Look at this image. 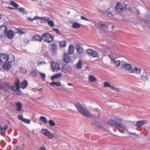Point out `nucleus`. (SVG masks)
I'll use <instances>...</instances> for the list:
<instances>
[{
  "label": "nucleus",
  "mask_w": 150,
  "mask_h": 150,
  "mask_svg": "<svg viewBox=\"0 0 150 150\" xmlns=\"http://www.w3.org/2000/svg\"><path fill=\"white\" fill-rule=\"evenodd\" d=\"M78 111L83 116L88 117H90V113L80 103H77L75 104Z\"/></svg>",
  "instance_id": "obj_1"
},
{
  "label": "nucleus",
  "mask_w": 150,
  "mask_h": 150,
  "mask_svg": "<svg viewBox=\"0 0 150 150\" xmlns=\"http://www.w3.org/2000/svg\"><path fill=\"white\" fill-rule=\"evenodd\" d=\"M108 123L110 125L115 127L117 129H118L120 132H121L122 129L123 130L126 129L127 127L125 125L114 120H109L108 121Z\"/></svg>",
  "instance_id": "obj_2"
},
{
  "label": "nucleus",
  "mask_w": 150,
  "mask_h": 150,
  "mask_svg": "<svg viewBox=\"0 0 150 150\" xmlns=\"http://www.w3.org/2000/svg\"><path fill=\"white\" fill-rule=\"evenodd\" d=\"M94 23L95 26L99 29L106 28H107V26L105 23L102 21L96 22L94 21H92L91 22Z\"/></svg>",
  "instance_id": "obj_3"
},
{
  "label": "nucleus",
  "mask_w": 150,
  "mask_h": 150,
  "mask_svg": "<svg viewBox=\"0 0 150 150\" xmlns=\"http://www.w3.org/2000/svg\"><path fill=\"white\" fill-rule=\"evenodd\" d=\"M115 8L117 12L120 13H123L125 10L124 6L122 5L121 3L119 2L117 3L115 6Z\"/></svg>",
  "instance_id": "obj_4"
},
{
  "label": "nucleus",
  "mask_w": 150,
  "mask_h": 150,
  "mask_svg": "<svg viewBox=\"0 0 150 150\" xmlns=\"http://www.w3.org/2000/svg\"><path fill=\"white\" fill-rule=\"evenodd\" d=\"M51 66L53 71H58L60 69L59 64L54 61L52 62Z\"/></svg>",
  "instance_id": "obj_5"
},
{
  "label": "nucleus",
  "mask_w": 150,
  "mask_h": 150,
  "mask_svg": "<svg viewBox=\"0 0 150 150\" xmlns=\"http://www.w3.org/2000/svg\"><path fill=\"white\" fill-rule=\"evenodd\" d=\"M43 38L45 39V41L47 42H51L53 40L52 36L48 33L44 34L43 35Z\"/></svg>",
  "instance_id": "obj_6"
},
{
  "label": "nucleus",
  "mask_w": 150,
  "mask_h": 150,
  "mask_svg": "<svg viewBox=\"0 0 150 150\" xmlns=\"http://www.w3.org/2000/svg\"><path fill=\"white\" fill-rule=\"evenodd\" d=\"M42 132L47 137L50 139H52L54 137V135L52 134L47 129H42Z\"/></svg>",
  "instance_id": "obj_7"
},
{
  "label": "nucleus",
  "mask_w": 150,
  "mask_h": 150,
  "mask_svg": "<svg viewBox=\"0 0 150 150\" xmlns=\"http://www.w3.org/2000/svg\"><path fill=\"white\" fill-rule=\"evenodd\" d=\"M15 85V89L14 88V90L13 91L16 92V94L18 95H21L22 94V93L20 89V87L19 86V82H14Z\"/></svg>",
  "instance_id": "obj_8"
},
{
  "label": "nucleus",
  "mask_w": 150,
  "mask_h": 150,
  "mask_svg": "<svg viewBox=\"0 0 150 150\" xmlns=\"http://www.w3.org/2000/svg\"><path fill=\"white\" fill-rule=\"evenodd\" d=\"M19 82L20 88L23 89L27 87L28 84L27 81L26 80L22 81L20 84V81L18 79H17L14 82Z\"/></svg>",
  "instance_id": "obj_9"
},
{
  "label": "nucleus",
  "mask_w": 150,
  "mask_h": 150,
  "mask_svg": "<svg viewBox=\"0 0 150 150\" xmlns=\"http://www.w3.org/2000/svg\"><path fill=\"white\" fill-rule=\"evenodd\" d=\"M8 56L7 55L4 54H1L0 57V61L2 63H5L8 62Z\"/></svg>",
  "instance_id": "obj_10"
},
{
  "label": "nucleus",
  "mask_w": 150,
  "mask_h": 150,
  "mask_svg": "<svg viewBox=\"0 0 150 150\" xmlns=\"http://www.w3.org/2000/svg\"><path fill=\"white\" fill-rule=\"evenodd\" d=\"M108 56L109 57L112 63H115V64L117 67H118L120 66V61L119 60H115V58L112 57L113 56L112 53L111 54H108Z\"/></svg>",
  "instance_id": "obj_11"
},
{
  "label": "nucleus",
  "mask_w": 150,
  "mask_h": 150,
  "mask_svg": "<svg viewBox=\"0 0 150 150\" xmlns=\"http://www.w3.org/2000/svg\"><path fill=\"white\" fill-rule=\"evenodd\" d=\"M121 67L122 68L126 71H129L132 70V65L129 64L124 63L122 64Z\"/></svg>",
  "instance_id": "obj_12"
},
{
  "label": "nucleus",
  "mask_w": 150,
  "mask_h": 150,
  "mask_svg": "<svg viewBox=\"0 0 150 150\" xmlns=\"http://www.w3.org/2000/svg\"><path fill=\"white\" fill-rule=\"evenodd\" d=\"M71 70L70 66L68 64H65L63 66L62 68V71L64 73H67L70 72Z\"/></svg>",
  "instance_id": "obj_13"
},
{
  "label": "nucleus",
  "mask_w": 150,
  "mask_h": 150,
  "mask_svg": "<svg viewBox=\"0 0 150 150\" xmlns=\"http://www.w3.org/2000/svg\"><path fill=\"white\" fill-rule=\"evenodd\" d=\"M7 28L6 26H1L0 27V35H5L7 32Z\"/></svg>",
  "instance_id": "obj_14"
},
{
  "label": "nucleus",
  "mask_w": 150,
  "mask_h": 150,
  "mask_svg": "<svg viewBox=\"0 0 150 150\" xmlns=\"http://www.w3.org/2000/svg\"><path fill=\"white\" fill-rule=\"evenodd\" d=\"M64 56L63 58L64 61L67 63L70 62L71 61V58L69 54L67 53H65Z\"/></svg>",
  "instance_id": "obj_15"
},
{
  "label": "nucleus",
  "mask_w": 150,
  "mask_h": 150,
  "mask_svg": "<svg viewBox=\"0 0 150 150\" xmlns=\"http://www.w3.org/2000/svg\"><path fill=\"white\" fill-rule=\"evenodd\" d=\"M10 63L8 62L7 63H5L2 66V67L4 70L8 71L11 68V66Z\"/></svg>",
  "instance_id": "obj_16"
},
{
  "label": "nucleus",
  "mask_w": 150,
  "mask_h": 150,
  "mask_svg": "<svg viewBox=\"0 0 150 150\" xmlns=\"http://www.w3.org/2000/svg\"><path fill=\"white\" fill-rule=\"evenodd\" d=\"M15 105L17 107L16 110L18 111H21L23 105L22 103L20 102H18L15 103Z\"/></svg>",
  "instance_id": "obj_17"
},
{
  "label": "nucleus",
  "mask_w": 150,
  "mask_h": 150,
  "mask_svg": "<svg viewBox=\"0 0 150 150\" xmlns=\"http://www.w3.org/2000/svg\"><path fill=\"white\" fill-rule=\"evenodd\" d=\"M33 39L34 41L41 42L43 39V37H41L40 35H34L33 38Z\"/></svg>",
  "instance_id": "obj_18"
},
{
  "label": "nucleus",
  "mask_w": 150,
  "mask_h": 150,
  "mask_svg": "<svg viewBox=\"0 0 150 150\" xmlns=\"http://www.w3.org/2000/svg\"><path fill=\"white\" fill-rule=\"evenodd\" d=\"M142 69L136 67L133 69L130 72L131 73H135L137 74H139L141 73Z\"/></svg>",
  "instance_id": "obj_19"
},
{
  "label": "nucleus",
  "mask_w": 150,
  "mask_h": 150,
  "mask_svg": "<svg viewBox=\"0 0 150 150\" xmlns=\"http://www.w3.org/2000/svg\"><path fill=\"white\" fill-rule=\"evenodd\" d=\"M7 37L9 39H12L14 35V32L11 30H9L6 34Z\"/></svg>",
  "instance_id": "obj_20"
},
{
  "label": "nucleus",
  "mask_w": 150,
  "mask_h": 150,
  "mask_svg": "<svg viewBox=\"0 0 150 150\" xmlns=\"http://www.w3.org/2000/svg\"><path fill=\"white\" fill-rule=\"evenodd\" d=\"M146 123V122L145 121H138L135 124V125L137 127H140Z\"/></svg>",
  "instance_id": "obj_21"
},
{
  "label": "nucleus",
  "mask_w": 150,
  "mask_h": 150,
  "mask_svg": "<svg viewBox=\"0 0 150 150\" xmlns=\"http://www.w3.org/2000/svg\"><path fill=\"white\" fill-rule=\"evenodd\" d=\"M76 48L77 51L80 54L82 53L83 52V49L81 47L80 45L79 44L76 45Z\"/></svg>",
  "instance_id": "obj_22"
},
{
  "label": "nucleus",
  "mask_w": 150,
  "mask_h": 150,
  "mask_svg": "<svg viewBox=\"0 0 150 150\" xmlns=\"http://www.w3.org/2000/svg\"><path fill=\"white\" fill-rule=\"evenodd\" d=\"M8 128L7 125H6L4 127L0 126V133H3L5 132Z\"/></svg>",
  "instance_id": "obj_23"
},
{
  "label": "nucleus",
  "mask_w": 150,
  "mask_h": 150,
  "mask_svg": "<svg viewBox=\"0 0 150 150\" xmlns=\"http://www.w3.org/2000/svg\"><path fill=\"white\" fill-rule=\"evenodd\" d=\"M74 50V46L72 44H71L69 48V54H72L73 53Z\"/></svg>",
  "instance_id": "obj_24"
},
{
  "label": "nucleus",
  "mask_w": 150,
  "mask_h": 150,
  "mask_svg": "<svg viewBox=\"0 0 150 150\" xmlns=\"http://www.w3.org/2000/svg\"><path fill=\"white\" fill-rule=\"evenodd\" d=\"M81 27V24L77 22H74L72 24V27L74 29L79 28Z\"/></svg>",
  "instance_id": "obj_25"
},
{
  "label": "nucleus",
  "mask_w": 150,
  "mask_h": 150,
  "mask_svg": "<svg viewBox=\"0 0 150 150\" xmlns=\"http://www.w3.org/2000/svg\"><path fill=\"white\" fill-rule=\"evenodd\" d=\"M62 74L61 73H59L52 76L51 77V79L53 80L54 78H59L61 77Z\"/></svg>",
  "instance_id": "obj_26"
},
{
  "label": "nucleus",
  "mask_w": 150,
  "mask_h": 150,
  "mask_svg": "<svg viewBox=\"0 0 150 150\" xmlns=\"http://www.w3.org/2000/svg\"><path fill=\"white\" fill-rule=\"evenodd\" d=\"M8 62L11 63L14 61L15 59L14 56L12 54H10L8 56Z\"/></svg>",
  "instance_id": "obj_27"
},
{
  "label": "nucleus",
  "mask_w": 150,
  "mask_h": 150,
  "mask_svg": "<svg viewBox=\"0 0 150 150\" xmlns=\"http://www.w3.org/2000/svg\"><path fill=\"white\" fill-rule=\"evenodd\" d=\"M5 85L6 87L11 91H13L14 90V86H11L9 83H5Z\"/></svg>",
  "instance_id": "obj_28"
},
{
  "label": "nucleus",
  "mask_w": 150,
  "mask_h": 150,
  "mask_svg": "<svg viewBox=\"0 0 150 150\" xmlns=\"http://www.w3.org/2000/svg\"><path fill=\"white\" fill-rule=\"evenodd\" d=\"M82 63L81 60H79L78 63L75 65V67L78 69H80L82 68Z\"/></svg>",
  "instance_id": "obj_29"
},
{
  "label": "nucleus",
  "mask_w": 150,
  "mask_h": 150,
  "mask_svg": "<svg viewBox=\"0 0 150 150\" xmlns=\"http://www.w3.org/2000/svg\"><path fill=\"white\" fill-rule=\"evenodd\" d=\"M51 50L53 52H54L57 50V45L55 43H52L51 45Z\"/></svg>",
  "instance_id": "obj_30"
},
{
  "label": "nucleus",
  "mask_w": 150,
  "mask_h": 150,
  "mask_svg": "<svg viewBox=\"0 0 150 150\" xmlns=\"http://www.w3.org/2000/svg\"><path fill=\"white\" fill-rule=\"evenodd\" d=\"M89 80L91 82H95L96 81V78L94 76L90 75L89 76Z\"/></svg>",
  "instance_id": "obj_31"
},
{
  "label": "nucleus",
  "mask_w": 150,
  "mask_h": 150,
  "mask_svg": "<svg viewBox=\"0 0 150 150\" xmlns=\"http://www.w3.org/2000/svg\"><path fill=\"white\" fill-rule=\"evenodd\" d=\"M51 86H54L55 85L57 86H59L61 85V83L60 82H53L50 83Z\"/></svg>",
  "instance_id": "obj_32"
},
{
  "label": "nucleus",
  "mask_w": 150,
  "mask_h": 150,
  "mask_svg": "<svg viewBox=\"0 0 150 150\" xmlns=\"http://www.w3.org/2000/svg\"><path fill=\"white\" fill-rule=\"evenodd\" d=\"M40 120L43 122L45 124H47V123L48 121L47 118L43 116H41L40 118Z\"/></svg>",
  "instance_id": "obj_33"
},
{
  "label": "nucleus",
  "mask_w": 150,
  "mask_h": 150,
  "mask_svg": "<svg viewBox=\"0 0 150 150\" xmlns=\"http://www.w3.org/2000/svg\"><path fill=\"white\" fill-rule=\"evenodd\" d=\"M59 45L60 47H64L66 46V42L65 40L61 41L59 42Z\"/></svg>",
  "instance_id": "obj_34"
},
{
  "label": "nucleus",
  "mask_w": 150,
  "mask_h": 150,
  "mask_svg": "<svg viewBox=\"0 0 150 150\" xmlns=\"http://www.w3.org/2000/svg\"><path fill=\"white\" fill-rule=\"evenodd\" d=\"M17 9L24 14H26L28 13V12L26 11L24 8H23L20 7Z\"/></svg>",
  "instance_id": "obj_35"
},
{
  "label": "nucleus",
  "mask_w": 150,
  "mask_h": 150,
  "mask_svg": "<svg viewBox=\"0 0 150 150\" xmlns=\"http://www.w3.org/2000/svg\"><path fill=\"white\" fill-rule=\"evenodd\" d=\"M104 86L105 87H109L112 89L113 85H111L108 82H105L104 83Z\"/></svg>",
  "instance_id": "obj_36"
},
{
  "label": "nucleus",
  "mask_w": 150,
  "mask_h": 150,
  "mask_svg": "<svg viewBox=\"0 0 150 150\" xmlns=\"http://www.w3.org/2000/svg\"><path fill=\"white\" fill-rule=\"evenodd\" d=\"M141 78L142 80L144 81H147L149 79V77L146 75H142L141 76Z\"/></svg>",
  "instance_id": "obj_37"
},
{
  "label": "nucleus",
  "mask_w": 150,
  "mask_h": 150,
  "mask_svg": "<svg viewBox=\"0 0 150 150\" xmlns=\"http://www.w3.org/2000/svg\"><path fill=\"white\" fill-rule=\"evenodd\" d=\"M10 4L12 6L16 8H17L18 7V5L17 3L13 1H11Z\"/></svg>",
  "instance_id": "obj_38"
},
{
  "label": "nucleus",
  "mask_w": 150,
  "mask_h": 150,
  "mask_svg": "<svg viewBox=\"0 0 150 150\" xmlns=\"http://www.w3.org/2000/svg\"><path fill=\"white\" fill-rule=\"evenodd\" d=\"M98 53L96 51L93 50L91 56L93 57H98Z\"/></svg>",
  "instance_id": "obj_39"
},
{
  "label": "nucleus",
  "mask_w": 150,
  "mask_h": 150,
  "mask_svg": "<svg viewBox=\"0 0 150 150\" xmlns=\"http://www.w3.org/2000/svg\"><path fill=\"white\" fill-rule=\"evenodd\" d=\"M50 20V18L47 17H41V18H40V20L44 21L45 22H48Z\"/></svg>",
  "instance_id": "obj_40"
},
{
  "label": "nucleus",
  "mask_w": 150,
  "mask_h": 150,
  "mask_svg": "<svg viewBox=\"0 0 150 150\" xmlns=\"http://www.w3.org/2000/svg\"><path fill=\"white\" fill-rule=\"evenodd\" d=\"M49 125L51 127H53L55 126V123L54 121L52 120H50L49 121Z\"/></svg>",
  "instance_id": "obj_41"
},
{
  "label": "nucleus",
  "mask_w": 150,
  "mask_h": 150,
  "mask_svg": "<svg viewBox=\"0 0 150 150\" xmlns=\"http://www.w3.org/2000/svg\"><path fill=\"white\" fill-rule=\"evenodd\" d=\"M47 23L51 27H53L54 26V21L52 20H49L47 22Z\"/></svg>",
  "instance_id": "obj_42"
},
{
  "label": "nucleus",
  "mask_w": 150,
  "mask_h": 150,
  "mask_svg": "<svg viewBox=\"0 0 150 150\" xmlns=\"http://www.w3.org/2000/svg\"><path fill=\"white\" fill-rule=\"evenodd\" d=\"M130 137L133 139H136L138 137L137 135L135 133H130Z\"/></svg>",
  "instance_id": "obj_43"
},
{
  "label": "nucleus",
  "mask_w": 150,
  "mask_h": 150,
  "mask_svg": "<svg viewBox=\"0 0 150 150\" xmlns=\"http://www.w3.org/2000/svg\"><path fill=\"white\" fill-rule=\"evenodd\" d=\"M20 72L23 74H25L27 73V70L25 68H21L20 69Z\"/></svg>",
  "instance_id": "obj_44"
},
{
  "label": "nucleus",
  "mask_w": 150,
  "mask_h": 150,
  "mask_svg": "<svg viewBox=\"0 0 150 150\" xmlns=\"http://www.w3.org/2000/svg\"><path fill=\"white\" fill-rule=\"evenodd\" d=\"M40 76L44 81H45V78L46 76V74L43 73H39Z\"/></svg>",
  "instance_id": "obj_45"
},
{
  "label": "nucleus",
  "mask_w": 150,
  "mask_h": 150,
  "mask_svg": "<svg viewBox=\"0 0 150 150\" xmlns=\"http://www.w3.org/2000/svg\"><path fill=\"white\" fill-rule=\"evenodd\" d=\"M22 122L27 124H29L31 122L30 120L26 119L25 118H24Z\"/></svg>",
  "instance_id": "obj_46"
},
{
  "label": "nucleus",
  "mask_w": 150,
  "mask_h": 150,
  "mask_svg": "<svg viewBox=\"0 0 150 150\" xmlns=\"http://www.w3.org/2000/svg\"><path fill=\"white\" fill-rule=\"evenodd\" d=\"M93 50L91 49H88L87 50L86 52L88 55H90L91 56L92 52Z\"/></svg>",
  "instance_id": "obj_47"
},
{
  "label": "nucleus",
  "mask_w": 150,
  "mask_h": 150,
  "mask_svg": "<svg viewBox=\"0 0 150 150\" xmlns=\"http://www.w3.org/2000/svg\"><path fill=\"white\" fill-rule=\"evenodd\" d=\"M30 74L33 77H35L37 76V73L36 71H32Z\"/></svg>",
  "instance_id": "obj_48"
},
{
  "label": "nucleus",
  "mask_w": 150,
  "mask_h": 150,
  "mask_svg": "<svg viewBox=\"0 0 150 150\" xmlns=\"http://www.w3.org/2000/svg\"><path fill=\"white\" fill-rule=\"evenodd\" d=\"M46 64V62L44 61L40 60L38 62V66H39L42 64Z\"/></svg>",
  "instance_id": "obj_49"
},
{
  "label": "nucleus",
  "mask_w": 150,
  "mask_h": 150,
  "mask_svg": "<svg viewBox=\"0 0 150 150\" xmlns=\"http://www.w3.org/2000/svg\"><path fill=\"white\" fill-rule=\"evenodd\" d=\"M81 18L82 20H84L88 21H89L90 22H92V20H90L88 19L87 18H86V17H84L83 16H81Z\"/></svg>",
  "instance_id": "obj_50"
},
{
  "label": "nucleus",
  "mask_w": 150,
  "mask_h": 150,
  "mask_svg": "<svg viewBox=\"0 0 150 150\" xmlns=\"http://www.w3.org/2000/svg\"><path fill=\"white\" fill-rule=\"evenodd\" d=\"M112 89H113L114 90L117 91H121L120 89L119 88H117V87H115L113 85V87H112Z\"/></svg>",
  "instance_id": "obj_51"
},
{
  "label": "nucleus",
  "mask_w": 150,
  "mask_h": 150,
  "mask_svg": "<svg viewBox=\"0 0 150 150\" xmlns=\"http://www.w3.org/2000/svg\"><path fill=\"white\" fill-rule=\"evenodd\" d=\"M18 120H21L22 121L23 119H24L23 115H18Z\"/></svg>",
  "instance_id": "obj_52"
},
{
  "label": "nucleus",
  "mask_w": 150,
  "mask_h": 150,
  "mask_svg": "<svg viewBox=\"0 0 150 150\" xmlns=\"http://www.w3.org/2000/svg\"><path fill=\"white\" fill-rule=\"evenodd\" d=\"M53 30L57 34H60V33L59 30L57 28H54Z\"/></svg>",
  "instance_id": "obj_53"
},
{
  "label": "nucleus",
  "mask_w": 150,
  "mask_h": 150,
  "mask_svg": "<svg viewBox=\"0 0 150 150\" xmlns=\"http://www.w3.org/2000/svg\"><path fill=\"white\" fill-rule=\"evenodd\" d=\"M108 16L109 17V18H112L114 16L113 14L112 13L110 12H109L108 13Z\"/></svg>",
  "instance_id": "obj_54"
},
{
  "label": "nucleus",
  "mask_w": 150,
  "mask_h": 150,
  "mask_svg": "<svg viewBox=\"0 0 150 150\" xmlns=\"http://www.w3.org/2000/svg\"><path fill=\"white\" fill-rule=\"evenodd\" d=\"M44 57H48L49 55V53L47 52H45L43 54Z\"/></svg>",
  "instance_id": "obj_55"
},
{
  "label": "nucleus",
  "mask_w": 150,
  "mask_h": 150,
  "mask_svg": "<svg viewBox=\"0 0 150 150\" xmlns=\"http://www.w3.org/2000/svg\"><path fill=\"white\" fill-rule=\"evenodd\" d=\"M41 18V17H38L37 16H35L33 18V19L34 20H35V19H39L40 20V18Z\"/></svg>",
  "instance_id": "obj_56"
},
{
  "label": "nucleus",
  "mask_w": 150,
  "mask_h": 150,
  "mask_svg": "<svg viewBox=\"0 0 150 150\" xmlns=\"http://www.w3.org/2000/svg\"><path fill=\"white\" fill-rule=\"evenodd\" d=\"M91 123L92 125H94L96 127H97V124L96 122H91Z\"/></svg>",
  "instance_id": "obj_57"
},
{
  "label": "nucleus",
  "mask_w": 150,
  "mask_h": 150,
  "mask_svg": "<svg viewBox=\"0 0 150 150\" xmlns=\"http://www.w3.org/2000/svg\"><path fill=\"white\" fill-rule=\"evenodd\" d=\"M33 18H31L29 17L28 18V20L29 21L32 22L34 20L33 19Z\"/></svg>",
  "instance_id": "obj_58"
},
{
  "label": "nucleus",
  "mask_w": 150,
  "mask_h": 150,
  "mask_svg": "<svg viewBox=\"0 0 150 150\" xmlns=\"http://www.w3.org/2000/svg\"><path fill=\"white\" fill-rule=\"evenodd\" d=\"M39 150H47L45 147H42L40 148Z\"/></svg>",
  "instance_id": "obj_59"
},
{
  "label": "nucleus",
  "mask_w": 150,
  "mask_h": 150,
  "mask_svg": "<svg viewBox=\"0 0 150 150\" xmlns=\"http://www.w3.org/2000/svg\"><path fill=\"white\" fill-rule=\"evenodd\" d=\"M127 10H128L129 11L132 12V8L131 7H129L127 8Z\"/></svg>",
  "instance_id": "obj_60"
},
{
  "label": "nucleus",
  "mask_w": 150,
  "mask_h": 150,
  "mask_svg": "<svg viewBox=\"0 0 150 150\" xmlns=\"http://www.w3.org/2000/svg\"><path fill=\"white\" fill-rule=\"evenodd\" d=\"M59 90H63L64 89V88L62 86L60 87L59 88H58Z\"/></svg>",
  "instance_id": "obj_61"
},
{
  "label": "nucleus",
  "mask_w": 150,
  "mask_h": 150,
  "mask_svg": "<svg viewBox=\"0 0 150 150\" xmlns=\"http://www.w3.org/2000/svg\"><path fill=\"white\" fill-rule=\"evenodd\" d=\"M32 90L35 92H36L37 91H38L37 88H33Z\"/></svg>",
  "instance_id": "obj_62"
},
{
  "label": "nucleus",
  "mask_w": 150,
  "mask_h": 150,
  "mask_svg": "<svg viewBox=\"0 0 150 150\" xmlns=\"http://www.w3.org/2000/svg\"><path fill=\"white\" fill-rule=\"evenodd\" d=\"M38 91H42V88L39 89L38 88H37Z\"/></svg>",
  "instance_id": "obj_63"
},
{
  "label": "nucleus",
  "mask_w": 150,
  "mask_h": 150,
  "mask_svg": "<svg viewBox=\"0 0 150 150\" xmlns=\"http://www.w3.org/2000/svg\"><path fill=\"white\" fill-rule=\"evenodd\" d=\"M16 150H24L22 149H20L19 147H17Z\"/></svg>",
  "instance_id": "obj_64"
}]
</instances>
